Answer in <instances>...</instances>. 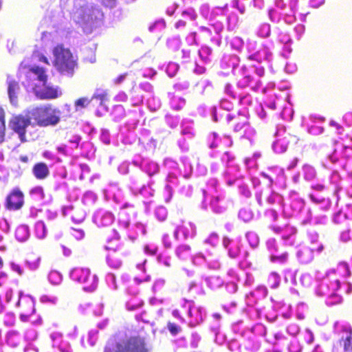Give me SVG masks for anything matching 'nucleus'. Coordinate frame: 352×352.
<instances>
[{
    "instance_id": "1",
    "label": "nucleus",
    "mask_w": 352,
    "mask_h": 352,
    "mask_svg": "<svg viewBox=\"0 0 352 352\" xmlns=\"http://www.w3.org/2000/svg\"><path fill=\"white\" fill-rule=\"evenodd\" d=\"M256 41L250 39L247 41L248 60L254 63L249 69L245 66L241 68L243 76L237 82L239 88L250 87L253 91L258 90L262 86L260 78L264 76L265 69L272 70L274 54L271 47L266 43H262L258 49H256Z\"/></svg>"
},
{
    "instance_id": "2",
    "label": "nucleus",
    "mask_w": 352,
    "mask_h": 352,
    "mask_svg": "<svg viewBox=\"0 0 352 352\" xmlns=\"http://www.w3.org/2000/svg\"><path fill=\"white\" fill-rule=\"evenodd\" d=\"M72 14L73 20L82 27L84 31L89 33L92 29L96 28L98 22L102 19L103 14L101 10L91 3L78 4Z\"/></svg>"
},
{
    "instance_id": "3",
    "label": "nucleus",
    "mask_w": 352,
    "mask_h": 352,
    "mask_svg": "<svg viewBox=\"0 0 352 352\" xmlns=\"http://www.w3.org/2000/svg\"><path fill=\"white\" fill-rule=\"evenodd\" d=\"M136 215V211L134 206L129 202H125L120 207L118 214V226L126 231L128 237L131 241H135L137 236L145 234L146 229L144 224L135 223L132 225V222Z\"/></svg>"
},
{
    "instance_id": "4",
    "label": "nucleus",
    "mask_w": 352,
    "mask_h": 352,
    "mask_svg": "<svg viewBox=\"0 0 352 352\" xmlns=\"http://www.w3.org/2000/svg\"><path fill=\"white\" fill-rule=\"evenodd\" d=\"M104 352H148L143 338L133 336L110 339L106 343Z\"/></svg>"
},
{
    "instance_id": "5",
    "label": "nucleus",
    "mask_w": 352,
    "mask_h": 352,
    "mask_svg": "<svg viewBox=\"0 0 352 352\" xmlns=\"http://www.w3.org/2000/svg\"><path fill=\"white\" fill-rule=\"evenodd\" d=\"M30 117L36 126H56L60 120L61 112L51 104H44L30 109Z\"/></svg>"
},
{
    "instance_id": "6",
    "label": "nucleus",
    "mask_w": 352,
    "mask_h": 352,
    "mask_svg": "<svg viewBox=\"0 0 352 352\" xmlns=\"http://www.w3.org/2000/svg\"><path fill=\"white\" fill-rule=\"evenodd\" d=\"M10 126L18 135L21 142L33 139V131L36 127L34 121L30 117V110L25 114L13 116L10 121Z\"/></svg>"
},
{
    "instance_id": "7",
    "label": "nucleus",
    "mask_w": 352,
    "mask_h": 352,
    "mask_svg": "<svg viewBox=\"0 0 352 352\" xmlns=\"http://www.w3.org/2000/svg\"><path fill=\"white\" fill-rule=\"evenodd\" d=\"M53 54L57 70L63 75L72 76L76 63L70 50L60 45L54 48Z\"/></svg>"
},
{
    "instance_id": "8",
    "label": "nucleus",
    "mask_w": 352,
    "mask_h": 352,
    "mask_svg": "<svg viewBox=\"0 0 352 352\" xmlns=\"http://www.w3.org/2000/svg\"><path fill=\"white\" fill-rule=\"evenodd\" d=\"M144 177L140 171L132 172L128 178L127 186L133 195L150 198L154 195L155 190L152 186L155 182L153 179H149L144 184Z\"/></svg>"
},
{
    "instance_id": "9",
    "label": "nucleus",
    "mask_w": 352,
    "mask_h": 352,
    "mask_svg": "<svg viewBox=\"0 0 352 352\" xmlns=\"http://www.w3.org/2000/svg\"><path fill=\"white\" fill-rule=\"evenodd\" d=\"M352 160V146L337 143L332 153L329 155L322 165L326 168L345 169L348 160Z\"/></svg>"
},
{
    "instance_id": "10",
    "label": "nucleus",
    "mask_w": 352,
    "mask_h": 352,
    "mask_svg": "<svg viewBox=\"0 0 352 352\" xmlns=\"http://www.w3.org/2000/svg\"><path fill=\"white\" fill-rule=\"evenodd\" d=\"M69 276L74 281L84 285L85 292H92L98 287V278L96 274L91 275L89 268L75 267L71 270Z\"/></svg>"
},
{
    "instance_id": "11",
    "label": "nucleus",
    "mask_w": 352,
    "mask_h": 352,
    "mask_svg": "<svg viewBox=\"0 0 352 352\" xmlns=\"http://www.w3.org/2000/svg\"><path fill=\"white\" fill-rule=\"evenodd\" d=\"M183 311L188 317V325L195 327L201 324L206 318V310L201 306H196L192 300L183 299L181 302Z\"/></svg>"
},
{
    "instance_id": "12",
    "label": "nucleus",
    "mask_w": 352,
    "mask_h": 352,
    "mask_svg": "<svg viewBox=\"0 0 352 352\" xmlns=\"http://www.w3.org/2000/svg\"><path fill=\"white\" fill-rule=\"evenodd\" d=\"M32 72L36 76L37 79L43 82L44 87L36 91V96L41 99H54L61 95V92L58 91L57 87L46 85L47 76L43 68L38 66H34L31 69Z\"/></svg>"
},
{
    "instance_id": "13",
    "label": "nucleus",
    "mask_w": 352,
    "mask_h": 352,
    "mask_svg": "<svg viewBox=\"0 0 352 352\" xmlns=\"http://www.w3.org/2000/svg\"><path fill=\"white\" fill-rule=\"evenodd\" d=\"M289 201V204L283 206L285 215L289 217H299L302 220L307 210L305 201L294 192L290 194Z\"/></svg>"
},
{
    "instance_id": "14",
    "label": "nucleus",
    "mask_w": 352,
    "mask_h": 352,
    "mask_svg": "<svg viewBox=\"0 0 352 352\" xmlns=\"http://www.w3.org/2000/svg\"><path fill=\"white\" fill-rule=\"evenodd\" d=\"M336 272L330 270L326 273L320 283L318 285L316 292L319 296H328L332 292H336L340 288V280L335 278Z\"/></svg>"
},
{
    "instance_id": "15",
    "label": "nucleus",
    "mask_w": 352,
    "mask_h": 352,
    "mask_svg": "<svg viewBox=\"0 0 352 352\" xmlns=\"http://www.w3.org/2000/svg\"><path fill=\"white\" fill-rule=\"evenodd\" d=\"M203 192V201L201 204V208L204 210H207L208 206L212 212L215 214H223L227 210V204L224 199V195L222 193L218 195H212L209 204L207 203L208 192L206 190H202Z\"/></svg>"
},
{
    "instance_id": "16",
    "label": "nucleus",
    "mask_w": 352,
    "mask_h": 352,
    "mask_svg": "<svg viewBox=\"0 0 352 352\" xmlns=\"http://www.w3.org/2000/svg\"><path fill=\"white\" fill-rule=\"evenodd\" d=\"M333 331L340 337V344L344 352H352V327L346 322H336Z\"/></svg>"
},
{
    "instance_id": "17",
    "label": "nucleus",
    "mask_w": 352,
    "mask_h": 352,
    "mask_svg": "<svg viewBox=\"0 0 352 352\" xmlns=\"http://www.w3.org/2000/svg\"><path fill=\"white\" fill-rule=\"evenodd\" d=\"M234 119L237 120L238 122L234 125V131L236 133L242 132V137L250 139L254 133V130L250 126L248 122V118L245 116V110L240 111L237 115H227L226 120L228 122Z\"/></svg>"
},
{
    "instance_id": "18",
    "label": "nucleus",
    "mask_w": 352,
    "mask_h": 352,
    "mask_svg": "<svg viewBox=\"0 0 352 352\" xmlns=\"http://www.w3.org/2000/svg\"><path fill=\"white\" fill-rule=\"evenodd\" d=\"M131 164L138 169L135 171H140L144 175L146 174L149 179L158 174L160 172V165L148 158H142L140 156L134 157Z\"/></svg>"
},
{
    "instance_id": "19",
    "label": "nucleus",
    "mask_w": 352,
    "mask_h": 352,
    "mask_svg": "<svg viewBox=\"0 0 352 352\" xmlns=\"http://www.w3.org/2000/svg\"><path fill=\"white\" fill-rule=\"evenodd\" d=\"M273 231L280 235L284 245L293 246L296 243L297 230L295 227L286 224L283 226H274Z\"/></svg>"
},
{
    "instance_id": "20",
    "label": "nucleus",
    "mask_w": 352,
    "mask_h": 352,
    "mask_svg": "<svg viewBox=\"0 0 352 352\" xmlns=\"http://www.w3.org/2000/svg\"><path fill=\"white\" fill-rule=\"evenodd\" d=\"M240 58L236 54H223L220 60V67L224 71L219 74L223 76H228L230 72L239 66Z\"/></svg>"
},
{
    "instance_id": "21",
    "label": "nucleus",
    "mask_w": 352,
    "mask_h": 352,
    "mask_svg": "<svg viewBox=\"0 0 352 352\" xmlns=\"http://www.w3.org/2000/svg\"><path fill=\"white\" fill-rule=\"evenodd\" d=\"M92 219L97 226L107 227L113 223L115 217L111 212L104 209H98L94 213Z\"/></svg>"
},
{
    "instance_id": "22",
    "label": "nucleus",
    "mask_w": 352,
    "mask_h": 352,
    "mask_svg": "<svg viewBox=\"0 0 352 352\" xmlns=\"http://www.w3.org/2000/svg\"><path fill=\"white\" fill-rule=\"evenodd\" d=\"M195 232V226L191 223H188L177 226L174 230L173 236L177 241H185L188 238H192Z\"/></svg>"
},
{
    "instance_id": "23",
    "label": "nucleus",
    "mask_w": 352,
    "mask_h": 352,
    "mask_svg": "<svg viewBox=\"0 0 352 352\" xmlns=\"http://www.w3.org/2000/svg\"><path fill=\"white\" fill-rule=\"evenodd\" d=\"M329 219L325 214L314 215L311 208H307L303 219L301 221L302 225L312 224L314 226H324L328 223Z\"/></svg>"
},
{
    "instance_id": "24",
    "label": "nucleus",
    "mask_w": 352,
    "mask_h": 352,
    "mask_svg": "<svg viewBox=\"0 0 352 352\" xmlns=\"http://www.w3.org/2000/svg\"><path fill=\"white\" fill-rule=\"evenodd\" d=\"M63 214L66 216L72 212V219L76 223H82L87 215L86 210L81 206H66L62 208Z\"/></svg>"
},
{
    "instance_id": "25",
    "label": "nucleus",
    "mask_w": 352,
    "mask_h": 352,
    "mask_svg": "<svg viewBox=\"0 0 352 352\" xmlns=\"http://www.w3.org/2000/svg\"><path fill=\"white\" fill-rule=\"evenodd\" d=\"M178 178L173 173H169L166 179V184L164 189L163 196L166 203L170 201L174 188L178 186Z\"/></svg>"
},
{
    "instance_id": "26",
    "label": "nucleus",
    "mask_w": 352,
    "mask_h": 352,
    "mask_svg": "<svg viewBox=\"0 0 352 352\" xmlns=\"http://www.w3.org/2000/svg\"><path fill=\"white\" fill-rule=\"evenodd\" d=\"M6 83L10 102L13 106H16L18 104V96L20 92L19 84L11 76H8Z\"/></svg>"
},
{
    "instance_id": "27",
    "label": "nucleus",
    "mask_w": 352,
    "mask_h": 352,
    "mask_svg": "<svg viewBox=\"0 0 352 352\" xmlns=\"http://www.w3.org/2000/svg\"><path fill=\"white\" fill-rule=\"evenodd\" d=\"M23 204V195L19 189L14 190L7 197L6 205L8 209L18 210Z\"/></svg>"
},
{
    "instance_id": "28",
    "label": "nucleus",
    "mask_w": 352,
    "mask_h": 352,
    "mask_svg": "<svg viewBox=\"0 0 352 352\" xmlns=\"http://www.w3.org/2000/svg\"><path fill=\"white\" fill-rule=\"evenodd\" d=\"M206 144L211 150L208 153L209 156L212 158L217 157V151L214 149L221 146V137L216 132H211L207 136Z\"/></svg>"
},
{
    "instance_id": "29",
    "label": "nucleus",
    "mask_w": 352,
    "mask_h": 352,
    "mask_svg": "<svg viewBox=\"0 0 352 352\" xmlns=\"http://www.w3.org/2000/svg\"><path fill=\"white\" fill-rule=\"evenodd\" d=\"M267 295V289L265 286H258L254 291L246 295V301L248 305H252L259 299L264 298Z\"/></svg>"
},
{
    "instance_id": "30",
    "label": "nucleus",
    "mask_w": 352,
    "mask_h": 352,
    "mask_svg": "<svg viewBox=\"0 0 352 352\" xmlns=\"http://www.w3.org/2000/svg\"><path fill=\"white\" fill-rule=\"evenodd\" d=\"M309 197L313 203L318 205L322 210H329L331 206L330 199L323 196L322 193L310 192Z\"/></svg>"
},
{
    "instance_id": "31",
    "label": "nucleus",
    "mask_w": 352,
    "mask_h": 352,
    "mask_svg": "<svg viewBox=\"0 0 352 352\" xmlns=\"http://www.w3.org/2000/svg\"><path fill=\"white\" fill-rule=\"evenodd\" d=\"M314 248L302 246L298 250L296 256L302 264H308L314 259Z\"/></svg>"
},
{
    "instance_id": "32",
    "label": "nucleus",
    "mask_w": 352,
    "mask_h": 352,
    "mask_svg": "<svg viewBox=\"0 0 352 352\" xmlns=\"http://www.w3.org/2000/svg\"><path fill=\"white\" fill-rule=\"evenodd\" d=\"M312 124L307 126V131L309 133L318 135L323 133L324 129L320 126H317L315 124L322 123L324 121V118L317 116H311L309 118Z\"/></svg>"
},
{
    "instance_id": "33",
    "label": "nucleus",
    "mask_w": 352,
    "mask_h": 352,
    "mask_svg": "<svg viewBox=\"0 0 352 352\" xmlns=\"http://www.w3.org/2000/svg\"><path fill=\"white\" fill-rule=\"evenodd\" d=\"M32 173L37 179H45L50 175V170L47 164L43 162H38L34 164L32 168Z\"/></svg>"
},
{
    "instance_id": "34",
    "label": "nucleus",
    "mask_w": 352,
    "mask_h": 352,
    "mask_svg": "<svg viewBox=\"0 0 352 352\" xmlns=\"http://www.w3.org/2000/svg\"><path fill=\"white\" fill-rule=\"evenodd\" d=\"M268 171H269V173H266V172L261 173V176L263 177L264 179H266L268 180V182L265 186H267L270 187H272V184L274 182V178H273L272 175L271 174V173L277 174V175L278 177H283L284 174H285L284 169H283L280 167H278V166L270 168L268 169Z\"/></svg>"
},
{
    "instance_id": "35",
    "label": "nucleus",
    "mask_w": 352,
    "mask_h": 352,
    "mask_svg": "<svg viewBox=\"0 0 352 352\" xmlns=\"http://www.w3.org/2000/svg\"><path fill=\"white\" fill-rule=\"evenodd\" d=\"M107 194L111 196L115 202L121 204V190L117 182H111L105 190Z\"/></svg>"
},
{
    "instance_id": "36",
    "label": "nucleus",
    "mask_w": 352,
    "mask_h": 352,
    "mask_svg": "<svg viewBox=\"0 0 352 352\" xmlns=\"http://www.w3.org/2000/svg\"><path fill=\"white\" fill-rule=\"evenodd\" d=\"M307 235L309 243L312 245H318L316 248H314V250L318 253L322 252L324 250V246L319 241V234L316 230L311 229L307 230Z\"/></svg>"
},
{
    "instance_id": "37",
    "label": "nucleus",
    "mask_w": 352,
    "mask_h": 352,
    "mask_svg": "<svg viewBox=\"0 0 352 352\" xmlns=\"http://www.w3.org/2000/svg\"><path fill=\"white\" fill-rule=\"evenodd\" d=\"M30 236V230L27 225L19 226L15 230V238L21 243L25 242Z\"/></svg>"
},
{
    "instance_id": "38",
    "label": "nucleus",
    "mask_w": 352,
    "mask_h": 352,
    "mask_svg": "<svg viewBox=\"0 0 352 352\" xmlns=\"http://www.w3.org/2000/svg\"><path fill=\"white\" fill-rule=\"evenodd\" d=\"M255 35L260 38H268L271 35L270 24L267 22L260 23L255 30Z\"/></svg>"
},
{
    "instance_id": "39",
    "label": "nucleus",
    "mask_w": 352,
    "mask_h": 352,
    "mask_svg": "<svg viewBox=\"0 0 352 352\" xmlns=\"http://www.w3.org/2000/svg\"><path fill=\"white\" fill-rule=\"evenodd\" d=\"M232 329L234 333L239 334V336H241L243 338L250 339L249 334L251 332L250 331L249 328H247L244 325L243 321L239 320L236 322L232 324Z\"/></svg>"
},
{
    "instance_id": "40",
    "label": "nucleus",
    "mask_w": 352,
    "mask_h": 352,
    "mask_svg": "<svg viewBox=\"0 0 352 352\" xmlns=\"http://www.w3.org/2000/svg\"><path fill=\"white\" fill-rule=\"evenodd\" d=\"M221 161L226 166V168L228 169L234 166L235 156L230 151H225L221 157ZM228 174V170H226L223 173L225 176Z\"/></svg>"
},
{
    "instance_id": "41",
    "label": "nucleus",
    "mask_w": 352,
    "mask_h": 352,
    "mask_svg": "<svg viewBox=\"0 0 352 352\" xmlns=\"http://www.w3.org/2000/svg\"><path fill=\"white\" fill-rule=\"evenodd\" d=\"M122 129L120 130V134L122 136V142L124 144H133L137 140V135L133 130Z\"/></svg>"
},
{
    "instance_id": "42",
    "label": "nucleus",
    "mask_w": 352,
    "mask_h": 352,
    "mask_svg": "<svg viewBox=\"0 0 352 352\" xmlns=\"http://www.w3.org/2000/svg\"><path fill=\"white\" fill-rule=\"evenodd\" d=\"M201 61L205 64H209L212 61V50L208 45H202L198 51Z\"/></svg>"
},
{
    "instance_id": "43",
    "label": "nucleus",
    "mask_w": 352,
    "mask_h": 352,
    "mask_svg": "<svg viewBox=\"0 0 352 352\" xmlns=\"http://www.w3.org/2000/svg\"><path fill=\"white\" fill-rule=\"evenodd\" d=\"M288 144L289 140L286 137L278 138L272 144V149L276 153H283L287 151Z\"/></svg>"
},
{
    "instance_id": "44",
    "label": "nucleus",
    "mask_w": 352,
    "mask_h": 352,
    "mask_svg": "<svg viewBox=\"0 0 352 352\" xmlns=\"http://www.w3.org/2000/svg\"><path fill=\"white\" fill-rule=\"evenodd\" d=\"M284 12L275 8H271L267 10L268 19L272 23L278 24L283 19Z\"/></svg>"
},
{
    "instance_id": "45",
    "label": "nucleus",
    "mask_w": 352,
    "mask_h": 352,
    "mask_svg": "<svg viewBox=\"0 0 352 352\" xmlns=\"http://www.w3.org/2000/svg\"><path fill=\"white\" fill-rule=\"evenodd\" d=\"M98 100L100 101V105L103 107L104 109L107 111L108 108L105 104V102L108 100L107 91L102 89H97L91 98V100Z\"/></svg>"
},
{
    "instance_id": "46",
    "label": "nucleus",
    "mask_w": 352,
    "mask_h": 352,
    "mask_svg": "<svg viewBox=\"0 0 352 352\" xmlns=\"http://www.w3.org/2000/svg\"><path fill=\"white\" fill-rule=\"evenodd\" d=\"M272 187L265 186V187L258 188L255 190L254 197L256 202L260 206H263V197L267 199L269 193L270 192Z\"/></svg>"
},
{
    "instance_id": "47",
    "label": "nucleus",
    "mask_w": 352,
    "mask_h": 352,
    "mask_svg": "<svg viewBox=\"0 0 352 352\" xmlns=\"http://www.w3.org/2000/svg\"><path fill=\"white\" fill-rule=\"evenodd\" d=\"M288 253L286 251L280 252L278 251V253H274L271 256H269V258L271 263L279 264V265H284L288 261Z\"/></svg>"
},
{
    "instance_id": "48",
    "label": "nucleus",
    "mask_w": 352,
    "mask_h": 352,
    "mask_svg": "<svg viewBox=\"0 0 352 352\" xmlns=\"http://www.w3.org/2000/svg\"><path fill=\"white\" fill-rule=\"evenodd\" d=\"M191 248L188 245H178L175 250L176 256L181 260H186L190 255Z\"/></svg>"
},
{
    "instance_id": "49",
    "label": "nucleus",
    "mask_w": 352,
    "mask_h": 352,
    "mask_svg": "<svg viewBox=\"0 0 352 352\" xmlns=\"http://www.w3.org/2000/svg\"><path fill=\"white\" fill-rule=\"evenodd\" d=\"M296 0L291 1L289 8V12H284L283 19L285 23L287 24H292L293 23L295 20L296 17L294 15L295 13V6L296 4Z\"/></svg>"
},
{
    "instance_id": "50",
    "label": "nucleus",
    "mask_w": 352,
    "mask_h": 352,
    "mask_svg": "<svg viewBox=\"0 0 352 352\" xmlns=\"http://www.w3.org/2000/svg\"><path fill=\"white\" fill-rule=\"evenodd\" d=\"M180 160L184 166V170H179V173L183 175L184 178L188 179L191 177L192 173V166L186 157H181Z\"/></svg>"
},
{
    "instance_id": "51",
    "label": "nucleus",
    "mask_w": 352,
    "mask_h": 352,
    "mask_svg": "<svg viewBox=\"0 0 352 352\" xmlns=\"http://www.w3.org/2000/svg\"><path fill=\"white\" fill-rule=\"evenodd\" d=\"M6 340L8 345L11 347H16L19 344L20 335L16 331H10L6 336Z\"/></svg>"
},
{
    "instance_id": "52",
    "label": "nucleus",
    "mask_w": 352,
    "mask_h": 352,
    "mask_svg": "<svg viewBox=\"0 0 352 352\" xmlns=\"http://www.w3.org/2000/svg\"><path fill=\"white\" fill-rule=\"evenodd\" d=\"M245 239L252 250L256 249L260 243L258 235L254 231H248L245 233Z\"/></svg>"
},
{
    "instance_id": "53",
    "label": "nucleus",
    "mask_w": 352,
    "mask_h": 352,
    "mask_svg": "<svg viewBox=\"0 0 352 352\" xmlns=\"http://www.w3.org/2000/svg\"><path fill=\"white\" fill-rule=\"evenodd\" d=\"M212 318L213 321L210 325V329L214 334L217 340V336L220 334V321L221 316L218 313H214L212 315Z\"/></svg>"
},
{
    "instance_id": "54",
    "label": "nucleus",
    "mask_w": 352,
    "mask_h": 352,
    "mask_svg": "<svg viewBox=\"0 0 352 352\" xmlns=\"http://www.w3.org/2000/svg\"><path fill=\"white\" fill-rule=\"evenodd\" d=\"M329 169L332 170V173L329 178L330 182L336 186L335 192H338L342 188V186L340 185L341 176L338 172L339 169H341V168H329Z\"/></svg>"
},
{
    "instance_id": "55",
    "label": "nucleus",
    "mask_w": 352,
    "mask_h": 352,
    "mask_svg": "<svg viewBox=\"0 0 352 352\" xmlns=\"http://www.w3.org/2000/svg\"><path fill=\"white\" fill-rule=\"evenodd\" d=\"M112 119L114 122H118L126 116L125 109L122 105H115L111 112Z\"/></svg>"
},
{
    "instance_id": "56",
    "label": "nucleus",
    "mask_w": 352,
    "mask_h": 352,
    "mask_svg": "<svg viewBox=\"0 0 352 352\" xmlns=\"http://www.w3.org/2000/svg\"><path fill=\"white\" fill-rule=\"evenodd\" d=\"M302 175L306 181L311 182L316 177V170L312 166L305 164L302 168Z\"/></svg>"
},
{
    "instance_id": "57",
    "label": "nucleus",
    "mask_w": 352,
    "mask_h": 352,
    "mask_svg": "<svg viewBox=\"0 0 352 352\" xmlns=\"http://www.w3.org/2000/svg\"><path fill=\"white\" fill-rule=\"evenodd\" d=\"M281 277L276 272H272L267 278V285L271 289H276L279 287Z\"/></svg>"
},
{
    "instance_id": "58",
    "label": "nucleus",
    "mask_w": 352,
    "mask_h": 352,
    "mask_svg": "<svg viewBox=\"0 0 352 352\" xmlns=\"http://www.w3.org/2000/svg\"><path fill=\"white\" fill-rule=\"evenodd\" d=\"M80 148L82 151V155H85L87 157L93 156L96 152V148L94 144L89 141L81 142Z\"/></svg>"
},
{
    "instance_id": "59",
    "label": "nucleus",
    "mask_w": 352,
    "mask_h": 352,
    "mask_svg": "<svg viewBox=\"0 0 352 352\" xmlns=\"http://www.w3.org/2000/svg\"><path fill=\"white\" fill-rule=\"evenodd\" d=\"M205 282L212 289H218L223 284V280L220 277L215 276L206 277Z\"/></svg>"
},
{
    "instance_id": "60",
    "label": "nucleus",
    "mask_w": 352,
    "mask_h": 352,
    "mask_svg": "<svg viewBox=\"0 0 352 352\" xmlns=\"http://www.w3.org/2000/svg\"><path fill=\"white\" fill-rule=\"evenodd\" d=\"M266 201L269 204H278L282 205L283 201V197L278 194V192H276L275 191L272 190L271 188L270 192L269 193L268 196L267 197Z\"/></svg>"
},
{
    "instance_id": "61",
    "label": "nucleus",
    "mask_w": 352,
    "mask_h": 352,
    "mask_svg": "<svg viewBox=\"0 0 352 352\" xmlns=\"http://www.w3.org/2000/svg\"><path fill=\"white\" fill-rule=\"evenodd\" d=\"M213 253L208 251V258L206 261V265L208 268L210 270H219L221 267L220 261L217 258H213Z\"/></svg>"
},
{
    "instance_id": "62",
    "label": "nucleus",
    "mask_w": 352,
    "mask_h": 352,
    "mask_svg": "<svg viewBox=\"0 0 352 352\" xmlns=\"http://www.w3.org/2000/svg\"><path fill=\"white\" fill-rule=\"evenodd\" d=\"M249 329L250 331L251 332L249 334L250 339H252V336L263 337L265 336L266 334V328L263 324L261 323L256 324L251 329Z\"/></svg>"
},
{
    "instance_id": "63",
    "label": "nucleus",
    "mask_w": 352,
    "mask_h": 352,
    "mask_svg": "<svg viewBox=\"0 0 352 352\" xmlns=\"http://www.w3.org/2000/svg\"><path fill=\"white\" fill-rule=\"evenodd\" d=\"M244 45V41L239 36H234L230 41L231 48L239 53L243 51Z\"/></svg>"
},
{
    "instance_id": "64",
    "label": "nucleus",
    "mask_w": 352,
    "mask_h": 352,
    "mask_svg": "<svg viewBox=\"0 0 352 352\" xmlns=\"http://www.w3.org/2000/svg\"><path fill=\"white\" fill-rule=\"evenodd\" d=\"M238 217L241 220L247 223L253 219L254 213L250 208H243L239 211Z\"/></svg>"
}]
</instances>
